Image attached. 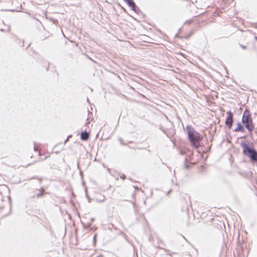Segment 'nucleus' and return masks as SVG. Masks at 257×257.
<instances>
[{"label":"nucleus","mask_w":257,"mask_h":257,"mask_svg":"<svg viewBox=\"0 0 257 257\" xmlns=\"http://www.w3.org/2000/svg\"><path fill=\"white\" fill-rule=\"evenodd\" d=\"M187 133L189 141L192 146L198 149L201 146V142L203 140V137L197 132L190 127H187Z\"/></svg>","instance_id":"nucleus-1"},{"label":"nucleus","mask_w":257,"mask_h":257,"mask_svg":"<svg viewBox=\"0 0 257 257\" xmlns=\"http://www.w3.org/2000/svg\"><path fill=\"white\" fill-rule=\"evenodd\" d=\"M241 120L244 127L251 133L254 129V126L249 110L245 109L244 111Z\"/></svg>","instance_id":"nucleus-2"},{"label":"nucleus","mask_w":257,"mask_h":257,"mask_svg":"<svg viewBox=\"0 0 257 257\" xmlns=\"http://www.w3.org/2000/svg\"><path fill=\"white\" fill-rule=\"evenodd\" d=\"M241 147L242 149V154L248 157L252 162H257V152L255 149L250 148L245 143H241Z\"/></svg>","instance_id":"nucleus-3"},{"label":"nucleus","mask_w":257,"mask_h":257,"mask_svg":"<svg viewBox=\"0 0 257 257\" xmlns=\"http://www.w3.org/2000/svg\"><path fill=\"white\" fill-rule=\"evenodd\" d=\"M201 155L199 152H197L195 154L191 153V155L187 157L185 160V163L184 167L185 169H189L192 165L196 164L201 159Z\"/></svg>","instance_id":"nucleus-4"},{"label":"nucleus","mask_w":257,"mask_h":257,"mask_svg":"<svg viewBox=\"0 0 257 257\" xmlns=\"http://www.w3.org/2000/svg\"><path fill=\"white\" fill-rule=\"evenodd\" d=\"M91 196L89 194H85V196L89 202L94 201L96 202H102L105 200V196L103 194H91Z\"/></svg>","instance_id":"nucleus-5"},{"label":"nucleus","mask_w":257,"mask_h":257,"mask_svg":"<svg viewBox=\"0 0 257 257\" xmlns=\"http://www.w3.org/2000/svg\"><path fill=\"white\" fill-rule=\"evenodd\" d=\"M34 150L39 153L40 157H44V159H46L50 157V153L47 151L45 147H35Z\"/></svg>","instance_id":"nucleus-6"},{"label":"nucleus","mask_w":257,"mask_h":257,"mask_svg":"<svg viewBox=\"0 0 257 257\" xmlns=\"http://www.w3.org/2000/svg\"><path fill=\"white\" fill-rule=\"evenodd\" d=\"M226 115L227 116L225 123V124L228 127V128H230L232 127L233 122V114L230 111H228L226 112Z\"/></svg>","instance_id":"nucleus-7"},{"label":"nucleus","mask_w":257,"mask_h":257,"mask_svg":"<svg viewBox=\"0 0 257 257\" xmlns=\"http://www.w3.org/2000/svg\"><path fill=\"white\" fill-rule=\"evenodd\" d=\"M1 200L2 202H5V205L2 207L3 208L5 207L6 206L11 208V201L10 196L8 195L6 197L3 196Z\"/></svg>","instance_id":"nucleus-8"},{"label":"nucleus","mask_w":257,"mask_h":257,"mask_svg":"<svg viewBox=\"0 0 257 257\" xmlns=\"http://www.w3.org/2000/svg\"><path fill=\"white\" fill-rule=\"evenodd\" d=\"M124 1L127 4L132 10H135L136 5L133 0H124Z\"/></svg>","instance_id":"nucleus-9"},{"label":"nucleus","mask_w":257,"mask_h":257,"mask_svg":"<svg viewBox=\"0 0 257 257\" xmlns=\"http://www.w3.org/2000/svg\"><path fill=\"white\" fill-rule=\"evenodd\" d=\"M89 137V135L86 132H84L81 133V139L83 141H87L88 140Z\"/></svg>","instance_id":"nucleus-10"},{"label":"nucleus","mask_w":257,"mask_h":257,"mask_svg":"<svg viewBox=\"0 0 257 257\" xmlns=\"http://www.w3.org/2000/svg\"><path fill=\"white\" fill-rule=\"evenodd\" d=\"M234 131L243 133V132H244L245 130H244L243 126L242 124H241L240 123H238L237 124V127L234 130Z\"/></svg>","instance_id":"nucleus-11"},{"label":"nucleus","mask_w":257,"mask_h":257,"mask_svg":"<svg viewBox=\"0 0 257 257\" xmlns=\"http://www.w3.org/2000/svg\"><path fill=\"white\" fill-rule=\"evenodd\" d=\"M12 2V0H0L1 3L5 4L7 5H9Z\"/></svg>","instance_id":"nucleus-12"},{"label":"nucleus","mask_w":257,"mask_h":257,"mask_svg":"<svg viewBox=\"0 0 257 257\" xmlns=\"http://www.w3.org/2000/svg\"><path fill=\"white\" fill-rule=\"evenodd\" d=\"M119 177L122 180H124L125 179V176L123 174H121L119 175Z\"/></svg>","instance_id":"nucleus-13"},{"label":"nucleus","mask_w":257,"mask_h":257,"mask_svg":"<svg viewBox=\"0 0 257 257\" xmlns=\"http://www.w3.org/2000/svg\"><path fill=\"white\" fill-rule=\"evenodd\" d=\"M92 223L91 222H88L86 224V227L89 228L91 226Z\"/></svg>","instance_id":"nucleus-14"},{"label":"nucleus","mask_w":257,"mask_h":257,"mask_svg":"<svg viewBox=\"0 0 257 257\" xmlns=\"http://www.w3.org/2000/svg\"><path fill=\"white\" fill-rule=\"evenodd\" d=\"M44 194L43 193H41V194H38V197H42L43 195Z\"/></svg>","instance_id":"nucleus-15"},{"label":"nucleus","mask_w":257,"mask_h":257,"mask_svg":"<svg viewBox=\"0 0 257 257\" xmlns=\"http://www.w3.org/2000/svg\"><path fill=\"white\" fill-rule=\"evenodd\" d=\"M93 220H94V218H92L91 219V222H91V223H92V221H93Z\"/></svg>","instance_id":"nucleus-16"},{"label":"nucleus","mask_w":257,"mask_h":257,"mask_svg":"<svg viewBox=\"0 0 257 257\" xmlns=\"http://www.w3.org/2000/svg\"><path fill=\"white\" fill-rule=\"evenodd\" d=\"M96 235H95L93 237V239L95 240L96 239Z\"/></svg>","instance_id":"nucleus-17"},{"label":"nucleus","mask_w":257,"mask_h":257,"mask_svg":"<svg viewBox=\"0 0 257 257\" xmlns=\"http://www.w3.org/2000/svg\"><path fill=\"white\" fill-rule=\"evenodd\" d=\"M242 48L245 49L246 47L245 46H242Z\"/></svg>","instance_id":"nucleus-18"},{"label":"nucleus","mask_w":257,"mask_h":257,"mask_svg":"<svg viewBox=\"0 0 257 257\" xmlns=\"http://www.w3.org/2000/svg\"><path fill=\"white\" fill-rule=\"evenodd\" d=\"M72 195L74 196L75 194L74 193H72Z\"/></svg>","instance_id":"nucleus-19"}]
</instances>
